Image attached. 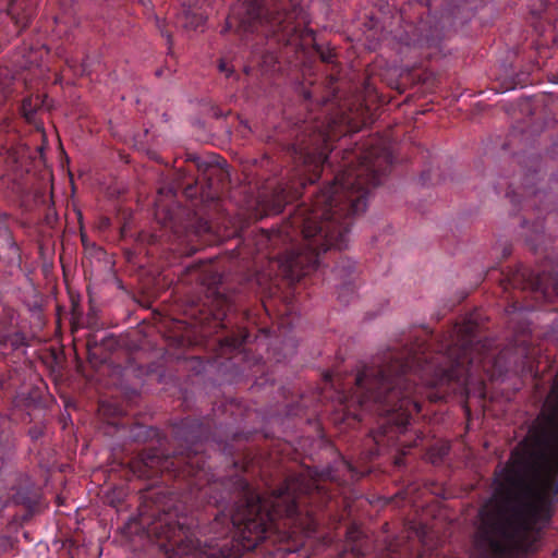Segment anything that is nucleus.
Listing matches in <instances>:
<instances>
[{
    "label": "nucleus",
    "mask_w": 558,
    "mask_h": 558,
    "mask_svg": "<svg viewBox=\"0 0 558 558\" xmlns=\"http://www.w3.org/2000/svg\"><path fill=\"white\" fill-rule=\"evenodd\" d=\"M534 230L533 232L535 233V235H531V238L529 239V241H531L532 243L534 242H537L538 241V234L543 232L544 230V225L543 222L539 220V217H537L536 221L534 222Z\"/></svg>",
    "instance_id": "a211bd4d"
},
{
    "label": "nucleus",
    "mask_w": 558,
    "mask_h": 558,
    "mask_svg": "<svg viewBox=\"0 0 558 558\" xmlns=\"http://www.w3.org/2000/svg\"><path fill=\"white\" fill-rule=\"evenodd\" d=\"M500 293L506 302L505 313L509 327L524 332L530 329L527 314L534 310L557 311L551 306L558 298V271H533L519 265L497 278Z\"/></svg>",
    "instance_id": "6e6552de"
},
{
    "label": "nucleus",
    "mask_w": 558,
    "mask_h": 558,
    "mask_svg": "<svg viewBox=\"0 0 558 558\" xmlns=\"http://www.w3.org/2000/svg\"><path fill=\"white\" fill-rule=\"evenodd\" d=\"M392 163L390 148L375 141L344 149L333 180L310 204L298 206L279 229H262L248 240L255 246L254 263L267 259L290 283L316 270L322 254L348 246L354 218L366 210L372 189Z\"/></svg>",
    "instance_id": "f03ea898"
},
{
    "label": "nucleus",
    "mask_w": 558,
    "mask_h": 558,
    "mask_svg": "<svg viewBox=\"0 0 558 558\" xmlns=\"http://www.w3.org/2000/svg\"><path fill=\"white\" fill-rule=\"evenodd\" d=\"M313 97H314V96H313V94H312V92H311V90H305V92H304V99H305V100H307V101H312Z\"/></svg>",
    "instance_id": "5701e85b"
},
{
    "label": "nucleus",
    "mask_w": 558,
    "mask_h": 558,
    "mask_svg": "<svg viewBox=\"0 0 558 558\" xmlns=\"http://www.w3.org/2000/svg\"><path fill=\"white\" fill-rule=\"evenodd\" d=\"M75 72L81 74V75L88 74L90 72V70H89V65H88L87 61H83L80 64V68L77 70H75Z\"/></svg>",
    "instance_id": "412c9836"
},
{
    "label": "nucleus",
    "mask_w": 558,
    "mask_h": 558,
    "mask_svg": "<svg viewBox=\"0 0 558 558\" xmlns=\"http://www.w3.org/2000/svg\"><path fill=\"white\" fill-rule=\"evenodd\" d=\"M206 21L204 12L196 9L194 5H183L177 15L175 24L179 27L189 31L198 29Z\"/></svg>",
    "instance_id": "ddd939ff"
},
{
    "label": "nucleus",
    "mask_w": 558,
    "mask_h": 558,
    "mask_svg": "<svg viewBox=\"0 0 558 558\" xmlns=\"http://www.w3.org/2000/svg\"><path fill=\"white\" fill-rule=\"evenodd\" d=\"M8 14L11 16L14 24L20 28H26L32 21V13L23 11L22 13L17 12V4L15 1H11L8 8Z\"/></svg>",
    "instance_id": "dca6fc26"
},
{
    "label": "nucleus",
    "mask_w": 558,
    "mask_h": 558,
    "mask_svg": "<svg viewBox=\"0 0 558 558\" xmlns=\"http://www.w3.org/2000/svg\"><path fill=\"white\" fill-rule=\"evenodd\" d=\"M223 487L209 495L204 520L196 530L199 548L190 555L235 556L233 547L253 550L271 533L292 529L314 531L316 513L333 498L323 478L287 477L267 494L257 493L242 476L219 480Z\"/></svg>",
    "instance_id": "20e7f679"
},
{
    "label": "nucleus",
    "mask_w": 558,
    "mask_h": 558,
    "mask_svg": "<svg viewBox=\"0 0 558 558\" xmlns=\"http://www.w3.org/2000/svg\"><path fill=\"white\" fill-rule=\"evenodd\" d=\"M250 335L245 330L232 333L218 339L222 352H232L239 350L248 339Z\"/></svg>",
    "instance_id": "2eb2a0df"
},
{
    "label": "nucleus",
    "mask_w": 558,
    "mask_h": 558,
    "mask_svg": "<svg viewBox=\"0 0 558 558\" xmlns=\"http://www.w3.org/2000/svg\"><path fill=\"white\" fill-rule=\"evenodd\" d=\"M293 23L289 0H239L231 8L222 32L232 31L242 38L256 34L260 41L266 40L267 48H253L251 63L244 71L250 75L258 66L262 73H268L279 69L280 59L295 57L292 44L281 38L290 36Z\"/></svg>",
    "instance_id": "0eeeda50"
},
{
    "label": "nucleus",
    "mask_w": 558,
    "mask_h": 558,
    "mask_svg": "<svg viewBox=\"0 0 558 558\" xmlns=\"http://www.w3.org/2000/svg\"><path fill=\"white\" fill-rule=\"evenodd\" d=\"M140 434H144V439L151 438L158 435L157 429L146 426H140Z\"/></svg>",
    "instance_id": "aec40b11"
},
{
    "label": "nucleus",
    "mask_w": 558,
    "mask_h": 558,
    "mask_svg": "<svg viewBox=\"0 0 558 558\" xmlns=\"http://www.w3.org/2000/svg\"><path fill=\"white\" fill-rule=\"evenodd\" d=\"M209 418L185 417L172 427L177 448L165 454L158 448L144 449L130 462L133 475L140 478H158L162 484L174 481L170 490L156 486L145 489L138 506V524L154 537L166 558H187L199 548L196 530L204 520L209 495L223 487L211 480L205 453V441L211 432Z\"/></svg>",
    "instance_id": "7ed1b4c3"
},
{
    "label": "nucleus",
    "mask_w": 558,
    "mask_h": 558,
    "mask_svg": "<svg viewBox=\"0 0 558 558\" xmlns=\"http://www.w3.org/2000/svg\"><path fill=\"white\" fill-rule=\"evenodd\" d=\"M506 372L502 354L496 353L494 340L485 333L482 313L474 311L441 335L420 330L351 373H326V385L333 389L343 422L360 423L366 415L377 416V427L369 432L360 464L344 461L352 477L368 474L367 462L390 447L401 448L395 464H404L403 449L417 442L403 438L424 400L439 402L450 395L469 396L472 389L484 391L486 379L495 380Z\"/></svg>",
    "instance_id": "f257e3e1"
},
{
    "label": "nucleus",
    "mask_w": 558,
    "mask_h": 558,
    "mask_svg": "<svg viewBox=\"0 0 558 558\" xmlns=\"http://www.w3.org/2000/svg\"><path fill=\"white\" fill-rule=\"evenodd\" d=\"M329 98H324L319 116L310 113L296 121L287 137L279 140L282 161L291 166L296 182L280 183L275 190L272 210L279 214L284 206L301 195V190L315 183L324 166L329 165L328 154L336 140L348 133H355L368 121L366 110L333 108Z\"/></svg>",
    "instance_id": "39448f33"
},
{
    "label": "nucleus",
    "mask_w": 558,
    "mask_h": 558,
    "mask_svg": "<svg viewBox=\"0 0 558 558\" xmlns=\"http://www.w3.org/2000/svg\"><path fill=\"white\" fill-rule=\"evenodd\" d=\"M494 269H495V268H493V269H490V270H488V271H487L486 276H487V278H488V279H490V278H492V274H493V270H494Z\"/></svg>",
    "instance_id": "a878e982"
},
{
    "label": "nucleus",
    "mask_w": 558,
    "mask_h": 558,
    "mask_svg": "<svg viewBox=\"0 0 558 558\" xmlns=\"http://www.w3.org/2000/svg\"><path fill=\"white\" fill-rule=\"evenodd\" d=\"M158 27L160 28L161 35L166 36L169 39L170 35L166 31H163V28H161V26L158 25Z\"/></svg>",
    "instance_id": "393cba45"
},
{
    "label": "nucleus",
    "mask_w": 558,
    "mask_h": 558,
    "mask_svg": "<svg viewBox=\"0 0 558 558\" xmlns=\"http://www.w3.org/2000/svg\"><path fill=\"white\" fill-rule=\"evenodd\" d=\"M538 174L539 171L537 169H534L531 173H526L522 192L513 191L511 201L520 204L522 208H535L537 211L542 213L548 209V205L545 201L549 198V193L536 187Z\"/></svg>",
    "instance_id": "9b49d317"
},
{
    "label": "nucleus",
    "mask_w": 558,
    "mask_h": 558,
    "mask_svg": "<svg viewBox=\"0 0 558 558\" xmlns=\"http://www.w3.org/2000/svg\"><path fill=\"white\" fill-rule=\"evenodd\" d=\"M215 301L217 303L215 311L206 308L207 305L205 303L201 304L199 301H193L185 311L186 315L201 326L204 336L226 328L225 319L227 317L229 300L218 292Z\"/></svg>",
    "instance_id": "9d476101"
},
{
    "label": "nucleus",
    "mask_w": 558,
    "mask_h": 558,
    "mask_svg": "<svg viewBox=\"0 0 558 558\" xmlns=\"http://www.w3.org/2000/svg\"><path fill=\"white\" fill-rule=\"evenodd\" d=\"M510 254H511L510 246L504 247V250H502V258H507Z\"/></svg>",
    "instance_id": "4be33fe9"
},
{
    "label": "nucleus",
    "mask_w": 558,
    "mask_h": 558,
    "mask_svg": "<svg viewBox=\"0 0 558 558\" xmlns=\"http://www.w3.org/2000/svg\"><path fill=\"white\" fill-rule=\"evenodd\" d=\"M289 5L292 7L294 23L290 36L283 38L286 43L292 44L295 60H299L300 54L304 56L306 49L312 47L322 62L333 65L336 54L332 49H325L315 43L314 32L308 27L310 17L304 7L294 0H289Z\"/></svg>",
    "instance_id": "1a4fd4ad"
},
{
    "label": "nucleus",
    "mask_w": 558,
    "mask_h": 558,
    "mask_svg": "<svg viewBox=\"0 0 558 558\" xmlns=\"http://www.w3.org/2000/svg\"><path fill=\"white\" fill-rule=\"evenodd\" d=\"M29 434L33 438H37L39 436V432L37 429H31Z\"/></svg>",
    "instance_id": "b1692460"
},
{
    "label": "nucleus",
    "mask_w": 558,
    "mask_h": 558,
    "mask_svg": "<svg viewBox=\"0 0 558 558\" xmlns=\"http://www.w3.org/2000/svg\"><path fill=\"white\" fill-rule=\"evenodd\" d=\"M37 108L38 104H34L32 97H26L22 101L21 112L28 122H32L35 117Z\"/></svg>",
    "instance_id": "f3484780"
},
{
    "label": "nucleus",
    "mask_w": 558,
    "mask_h": 558,
    "mask_svg": "<svg viewBox=\"0 0 558 558\" xmlns=\"http://www.w3.org/2000/svg\"><path fill=\"white\" fill-rule=\"evenodd\" d=\"M218 68L221 73H225L226 77H231L234 72V68L230 66L225 59L220 60Z\"/></svg>",
    "instance_id": "6ab92c4d"
},
{
    "label": "nucleus",
    "mask_w": 558,
    "mask_h": 558,
    "mask_svg": "<svg viewBox=\"0 0 558 558\" xmlns=\"http://www.w3.org/2000/svg\"><path fill=\"white\" fill-rule=\"evenodd\" d=\"M187 161L197 170L198 177L195 179L191 170H177L173 183L158 190L155 215L171 229L192 230L197 236L210 234L213 226L202 216V207L218 204L229 182L227 161L218 155H192Z\"/></svg>",
    "instance_id": "423d86ee"
},
{
    "label": "nucleus",
    "mask_w": 558,
    "mask_h": 558,
    "mask_svg": "<svg viewBox=\"0 0 558 558\" xmlns=\"http://www.w3.org/2000/svg\"><path fill=\"white\" fill-rule=\"evenodd\" d=\"M336 275L340 278L341 282L338 288V299L341 303L348 304L356 291V265L349 258L341 259L335 268Z\"/></svg>",
    "instance_id": "f8f14e48"
},
{
    "label": "nucleus",
    "mask_w": 558,
    "mask_h": 558,
    "mask_svg": "<svg viewBox=\"0 0 558 558\" xmlns=\"http://www.w3.org/2000/svg\"><path fill=\"white\" fill-rule=\"evenodd\" d=\"M433 0H427V4L430 5Z\"/></svg>",
    "instance_id": "bb28decb"
},
{
    "label": "nucleus",
    "mask_w": 558,
    "mask_h": 558,
    "mask_svg": "<svg viewBox=\"0 0 558 558\" xmlns=\"http://www.w3.org/2000/svg\"><path fill=\"white\" fill-rule=\"evenodd\" d=\"M26 337L21 331L0 330V347L12 351L26 347Z\"/></svg>",
    "instance_id": "4468645a"
}]
</instances>
